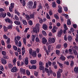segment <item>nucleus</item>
Masks as SVG:
<instances>
[{
    "mask_svg": "<svg viewBox=\"0 0 78 78\" xmlns=\"http://www.w3.org/2000/svg\"><path fill=\"white\" fill-rule=\"evenodd\" d=\"M26 74H27V75H29L30 74V73L29 70H27L26 71Z\"/></svg>",
    "mask_w": 78,
    "mask_h": 78,
    "instance_id": "nucleus-42",
    "label": "nucleus"
},
{
    "mask_svg": "<svg viewBox=\"0 0 78 78\" xmlns=\"http://www.w3.org/2000/svg\"><path fill=\"white\" fill-rule=\"evenodd\" d=\"M29 24L30 25H33V22L31 21H28Z\"/></svg>",
    "mask_w": 78,
    "mask_h": 78,
    "instance_id": "nucleus-44",
    "label": "nucleus"
},
{
    "mask_svg": "<svg viewBox=\"0 0 78 78\" xmlns=\"http://www.w3.org/2000/svg\"><path fill=\"white\" fill-rule=\"evenodd\" d=\"M61 45L59 44L57 45L56 47V48L59 49V48H61Z\"/></svg>",
    "mask_w": 78,
    "mask_h": 78,
    "instance_id": "nucleus-48",
    "label": "nucleus"
},
{
    "mask_svg": "<svg viewBox=\"0 0 78 78\" xmlns=\"http://www.w3.org/2000/svg\"><path fill=\"white\" fill-rule=\"evenodd\" d=\"M58 64L59 66L62 69V68H63V64L60 63H58Z\"/></svg>",
    "mask_w": 78,
    "mask_h": 78,
    "instance_id": "nucleus-40",
    "label": "nucleus"
},
{
    "mask_svg": "<svg viewBox=\"0 0 78 78\" xmlns=\"http://www.w3.org/2000/svg\"><path fill=\"white\" fill-rule=\"evenodd\" d=\"M1 60L2 64H6V60H5L3 59V58H2Z\"/></svg>",
    "mask_w": 78,
    "mask_h": 78,
    "instance_id": "nucleus-11",
    "label": "nucleus"
},
{
    "mask_svg": "<svg viewBox=\"0 0 78 78\" xmlns=\"http://www.w3.org/2000/svg\"><path fill=\"white\" fill-rule=\"evenodd\" d=\"M52 31L53 33H56V30L53 27V28L52 29Z\"/></svg>",
    "mask_w": 78,
    "mask_h": 78,
    "instance_id": "nucleus-56",
    "label": "nucleus"
},
{
    "mask_svg": "<svg viewBox=\"0 0 78 78\" xmlns=\"http://www.w3.org/2000/svg\"><path fill=\"white\" fill-rule=\"evenodd\" d=\"M67 58L68 59H69L70 58H73H73H74V57L73 56H72V55H69L67 57Z\"/></svg>",
    "mask_w": 78,
    "mask_h": 78,
    "instance_id": "nucleus-33",
    "label": "nucleus"
},
{
    "mask_svg": "<svg viewBox=\"0 0 78 78\" xmlns=\"http://www.w3.org/2000/svg\"><path fill=\"white\" fill-rule=\"evenodd\" d=\"M62 69H58V71L57 72V78H61V73H62Z\"/></svg>",
    "mask_w": 78,
    "mask_h": 78,
    "instance_id": "nucleus-2",
    "label": "nucleus"
},
{
    "mask_svg": "<svg viewBox=\"0 0 78 78\" xmlns=\"http://www.w3.org/2000/svg\"><path fill=\"white\" fill-rule=\"evenodd\" d=\"M74 72L76 73H78V67L76 66L74 68Z\"/></svg>",
    "mask_w": 78,
    "mask_h": 78,
    "instance_id": "nucleus-16",
    "label": "nucleus"
},
{
    "mask_svg": "<svg viewBox=\"0 0 78 78\" xmlns=\"http://www.w3.org/2000/svg\"><path fill=\"white\" fill-rule=\"evenodd\" d=\"M60 59L62 61H65L66 60V57L63 56V55H61V57H60Z\"/></svg>",
    "mask_w": 78,
    "mask_h": 78,
    "instance_id": "nucleus-12",
    "label": "nucleus"
},
{
    "mask_svg": "<svg viewBox=\"0 0 78 78\" xmlns=\"http://www.w3.org/2000/svg\"><path fill=\"white\" fill-rule=\"evenodd\" d=\"M5 22H8L9 23H12V22L11 20L9 19V18H7L5 19Z\"/></svg>",
    "mask_w": 78,
    "mask_h": 78,
    "instance_id": "nucleus-10",
    "label": "nucleus"
},
{
    "mask_svg": "<svg viewBox=\"0 0 78 78\" xmlns=\"http://www.w3.org/2000/svg\"><path fill=\"white\" fill-rule=\"evenodd\" d=\"M49 71L50 75V74H53V72L51 70V67H49Z\"/></svg>",
    "mask_w": 78,
    "mask_h": 78,
    "instance_id": "nucleus-29",
    "label": "nucleus"
},
{
    "mask_svg": "<svg viewBox=\"0 0 78 78\" xmlns=\"http://www.w3.org/2000/svg\"><path fill=\"white\" fill-rule=\"evenodd\" d=\"M13 48L15 50L17 51V47L16 46H13Z\"/></svg>",
    "mask_w": 78,
    "mask_h": 78,
    "instance_id": "nucleus-45",
    "label": "nucleus"
},
{
    "mask_svg": "<svg viewBox=\"0 0 78 78\" xmlns=\"http://www.w3.org/2000/svg\"><path fill=\"white\" fill-rule=\"evenodd\" d=\"M16 61H17V59H16V58H15L12 61L14 66H15V65H16Z\"/></svg>",
    "mask_w": 78,
    "mask_h": 78,
    "instance_id": "nucleus-24",
    "label": "nucleus"
},
{
    "mask_svg": "<svg viewBox=\"0 0 78 78\" xmlns=\"http://www.w3.org/2000/svg\"><path fill=\"white\" fill-rule=\"evenodd\" d=\"M26 41V38H24L23 39V42L24 44L25 45H26V44H27Z\"/></svg>",
    "mask_w": 78,
    "mask_h": 78,
    "instance_id": "nucleus-52",
    "label": "nucleus"
},
{
    "mask_svg": "<svg viewBox=\"0 0 78 78\" xmlns=\"http://www.w3.org/2000/svg\"><path fill=\"white\" fill-rule=\"evenodd\" d=\"M48 40L50 42H51L52 43H55V38L53 37H52V38L50 37L49 38Z\"/></svg>",
    "mask_w": 78,
    "mask_h": 78,
    "instance_id": "nucleus-6",
    "label": "nucleus"
},
{
    "mask_svg": "<svg viewBox=\"0 0 78 78\" xmlns=\"http://www.w3.org/2000/svg\"><path fill=\"white\" fill-rule=\"evenodd\" d=\"M63 31L62 29H60V31H59L58 32L57 36L58 37H61V35L62 34V32Z\"/></svg>",
    "mask_w": 78,
    "mask_h": 78,
    "instance_id": "nucleus-4",
    "label": "nucleus"
},
{
    "mask_svg": "<svg viewBox=\"0 0 78 78\" xmlns=\"http://www.w3.org/2000/svg\"><path fill=\"white\" fill-rule=\"evenodd\" d=\"M36 38V35H32V40L33 42H34V39Z\"/></svg>",
    "mask_w": 78,
    "mask_h": 78,
    "instance_id": "nucleus-30",
    "label": "nucleus"
},
{
    "mask_svg": "<svg viewBox=\"0 0 78 78\" xmlns=\"http://www.w3.org/2000/svg\"><path fill=\"white\" fill-rule=\"evenodd\" d=\"M74 48H75V50H78V47L74 45L72 47V49L73 50H74L73 49H74Z\"/></svg>",
    "mask_w": 78,
    "mask_h": 78,
    "instance_id": "nucleus-23",
    "label": "nucleus"
},
{
    "mask_svg": "<svg viewBox=\"0 0 78 78\" xmlns=\"http://www.w3.org/2000/svg\"><path fill=\"white\" fill-rule=\"evenodd\" d=\"M32 69H36V66L33 65L32 66Z\"/></svg>",
    "mask_w": 78,
    "mask_h": 78,
    "instance_id": "nucleus-59",
    "label": "nucleus"
},
{
    "mask_svg": "<svg viewBox=\"0 0 78 78\" xmlns=\"http://www.w3.org/2000/svg\"><path fill=\"white\" fill-rule=\"evenodd\" d=\"M67 25H71V22L70 19H68L67 20Z\"/></svg>",
    "mask_w": 78,
    "mask_h": 78,
    "instance_id": "nucleus-34",
    "label": "nucleus"
},
{
    "mask_svg": "<svg viewBox=\"0 0 78 78\" xmlns=\"http://www.w3.org/2000/svg\"><path fill=\"white\" fill-rule=\"evenodd\" d=\"M42 43L43 44H45L47 42V40L45 37H43L42 39Z\"/></svg>",
    "mask_w": 78,
    "mask_h": 78,
    "instance_id": "nucleus-9",
    "label": "nucleus"
},
{
    "mask_svg": "<svg viewBox=\"0 0 78 78\" xmlns=\"http://www.w3.org/2000/svg\"><path fill=\"white\" fill-rule=\"evenodd\" d=\"M40 25L39 23H37L36 24V27L35 28H37V29L38 32H39V26Z\"/></svg>",
    "mask_w": 78,
    "mask_h": 78,
    "instance_id": "nucleus-17",
    "label": "nucleus"
},
{
    "mask_svg": "<svg viewBox=\"0 0 78 78\" xmlns=\"http://www.w3.org/2000/svg\"><path fill=\"white\" fill-rule=\"evenodd\" d=\"M35 41L37 42H39V39L38 37H36L35 39Z\"/></svg>",
    "mask_w": 78,
    "mask_h": 78,
    "instance_id": "nucleus-49",
    "label": "nucleus"
},
{
    "mask_svg": "<svg viewBox=\"0 0 78 78\" xmlns=\"http://www.w3.org/2000/svg\"><path fill=\"white\" fill-rule=\"evenodd\" d=\"M12 8H13L11 7V6L9 7V9L10 12H12Z\"/></svg>",
    "mask_w": 78,
    "mask_h": 78,
    "instance_id": "nucleus-46",
    "label": "nucleus"
},
{
    "mask_svg": "<svg viewBox=\"0 0 78 78\" xmlns=\"http://www.w3.org/2000/svg\"><path fill=\"white\" fill-rule=\"evenodd\" d=\"M5 5L6 6H8V5H9V2H8V1H5Z\"/></svg>",
    "mask_w": 78,
    "mask_h": 78,
    "instance_id": "nucleus-53",
    "label": "nucleus"
},
{
    "mask_svg": "<svg viewBox=\"0 0 78 78\" xmlns=\"http://www.w3.org/2000/svg\"><path fill=\"white\" fill-rule=\"evenodd\" d=\"M3 38L5 39H8V37H7L6 35L4 34L3 36Z\"/></svg>",
    "mask_w": 78,
    "mask_h": 78,
    "instance_id": "nucleus-61",
    "label": "nucleus"
},
{
    "mask_svg": "<svg viewBox=\"0 0 78 78\" xmlns=\"http://www.w3.org/2000/svg\"><path fill=\"white\" fill-rule=\"evenodd\" d=\"M39 22L40 23H42V22H43V20H42V18L39 19Z\"/></svg>",
    "mask_w": 78,
    "mask_h": 78,
    "instance_id": "nucleus-55",
    "label": "nucleus"
},
{
    "mask_svg": "<svg viewBox=\"0 0 78 78\" xmlns=\"http://www.w3.org/2000/svg\"><path fill=\"white\" fill-rule=\"evenodd\" d=\"M12 25H9L8 27V29H11L12 28Z\"/></svg>",
    "mask_w": 78,
    "mask_h": 78,
    "instance_id": "nucleus-64",
    "label": "nucleus"
},
{
    "mask_svg": "<svg viewBox=\"0 0 78 78\" xmlns=\"http://www.w3.org/2000/svg\"><path fill=\"white\" fill-rule=\"evenodd\" d=\"M22 22H23V24L24 25H27V21H26V20H22Z\"/></svg>",
    "mask_w": 78,
    "mask_h": 78,
    "instance_id": "nucleus-32",
    "label": "nucleus"
},
{
    "mask_svg": "<svg viewBox=\"0 0 78 78\" xmlns=\"http://www.w3.org/2000/svg\"><path fill=\"white\" fill-rule=\"evenodd\" d=\"M30 19H33L34 18V14H30Z\"/></svg>",
    "mask_w": 78,
    "mask_h": 78,
    "instance_id": "nucleus-26",
    "label": "nucleus"
},
{
    "mask_svg": "<svg viewBox=\"0 0 78 78\" xmlns=\"http://www.w3.org/2000/svg\"><path fill=\"white\" fill-rule=\"evenodd\" d=\"M68 38L69 41L70 42L71 41L72 39V36H68Z\"/></svg>",
    "mask_w": 78,
    "mask_h": 78,
    "instance_id": "nucleus-25",
    "label": "nucleus"
},
{
    "mask_svg": "<svg viewBox=\"0 0 78 78\" xmlns=\"http://www.w3.org/2000/svg\"><path fill=\"white\" fill-rule=\"evenodd\" d=\"M54 16L55 18L56 19H57V20L59 19V17H58V16H57V15L54 14Z\"/></svg>",
    "mask_w": 78,
    "mask_h": 78,
    "instance_id": "nucleus-47",
    "label": "nucleus"
},
{
    "mask_svg": "<svg viewBox=\"0 0 78 78\" xmlns=\"http://www.w3.org/2000/svg\"><path fill=\"white\" fill-rule=\"evenodd\" d=\"M6 43L7 44H10V39L8 38L7 41Z\"/></svg>",
    "mask_w": 78,
    "mask_h": 78,
    "instance_id": "nucleus-41",
    "label": "nucleus"
},
{
    "mask_svg": "<svg viewBox=\"0 0 78 78\" xmlns=\"http://www.w3.org/2000/svg\"><path fill=\"white\" fill-rule=\"evenodd\" d=\"M46 17L48 19H50V16H49V15L48 13H47Z\"/></svg>",
    "mask_w": 78,
    "mask_h": 78,
    "instance_id": "nucleus-43",
    "label": "nucleus"
},
{
    "mask_svg": "<svg viewBox=\"0 0 78 78\" xmlns=\"http://www.w3.org/2000/svg\"><path fill=\"white\" fill-rule=\"evenodd\" d=\"M66 36L67 35H65L64 37V39L65 41H67V37H66Z\"/></svg>",
    "mask_w": 78,
    "mask_h": 78,
    "instance_id": "nucleus-62",
    "label": "nucleus"
},
{
    "mask_svg": "<svg viewBox=\"0 0 78 78\" xmlns=\"http://www.w3.org/2000/svg\"><path fill=\"white\" fill-rule=\"evenodd\" d=\"M4 31L6 32V31H7V27H6L5 26L4 27Z\"/></svg>",
    "mask_w": 78,
    "mask_h": 78,
    "instance_id": "nucleus-60",
    "label": "nucleus"
},
{
    "mask_svg": "<svg viewBox=\"0 0 78 78\" xmlns=\"http://www.w3.org/2000/svg\"><path fill=\"white\" fill-rule=\"evenodd\" d=\"M7 15L9 17H11L12 18L13 17V16H11V13H10L9 12H8L7 13Z\"/></svg>",
    "mask_w": 78,
    "mask_h": 78,
    "instance_id": "nucleus-54",
    "label": "nucleus"
},
{
    "mask_svg": "<svg viewBox=\"0 0 78 78\" xmlns=\"http://www.w3.org/2000/svg\"><path fill=\"white\" fill-rule=\"evenodd\" d=\"M28 58L26 57V59L25 60V64L26 65H28Z\"/></svg>",
    "mask_w": 78,
    "mask_h": 78,
    "instance_id": "nucleus-20",
    "label": "nucleus"
},
{
    "mask_svg": "<svg viewBox=\"0 0 78 78\" xmlns=\"http://www.w3.org/2000/svg\"><path fill=\"white\" fill-rule=\"evenodd\" d=\"M73 52L75 55L76 56L77 55V51L75 49H73Z\"/></svg>",
    "mask_w": 78,
    "mask_h": 78,
    "instance_id": "nucleus-31",
    "label": "nucleus"
},
{
    "mask_svg": "<svg viewBox=\"0 0 78 78\" xmlns=\"http://www.w3.org/2000/svg\"><path fill=\"white\" fill-rule=\"evenodd\" d=\"M14 22L15 23L16 25H20V23L19 21H15Z\"/></svg>",
    "mask_w": 78,
    "mask_h": 78,
    "instance_id": "nucleus-28",
    "label": "nucleus"
},
{
    "mask_svg": "<svg viewBox=\"0 0 78 78\" xmlns=\"http://www.w3.org/2000/svg\"><path fill=\"white\" fill-rule=\"evenodd\" d=\"M32 56L33 57L35 58L36 56H37V54H36V52L35 51H33V53L32 54Z\"/></svg>",
    "mask_w": 78,
    "mask_h": 78,
    "instance_id": "nucleus-21",
    "label": "nucleus"
},
{
    "mask_svg": "<svg viewBox=\"0 0 78 78\" xmlns=\"http://www.w3.org/2000/svg\"><path fill=\"white\" fill-rule=\"evenodd\" d=\"M50 49H51V45H48V51L49 53L50 52Z\"/></svg>",
    "mask_w": 78,
    "mask_h": 78,
    "instance_id": "nucleus-38",
    "label": "nucleus"
},
{
    "mask_svg": "<svg viewBox=\"0 0 78 78\" xmlns=\"http://www.w3.org/2000/svg\"><path fill=\"white\" fill-rule=\"evenodd\" d=\"M49 14L50 16H51L53 14V13L52 12V11L51 10H50L49 11Z\"/></svg>",
    "mask_w": 78,
    "mask_h": 78,
    "instance_id": "nucleus-51",
    "label": "nucleus"
},
{
    "mask_svg": "<svg viewBox=\"0 0 78 78\" xmlns=\"http://www.w3.org/2000/svg\"><path fill=\"white\" fill-rule=\"evenodd\" d=\"M43 28L44 30H47V26L45 24L43 25Z\"/></svg>",
    "mask_w": 78,
    "mask_h": 78,
    "instance_id": "nucleus-14",
    "label": "nucleus"
},
{
    "mask_svg": "<svg viewBox=\"0 0 78 78\" xmlns=\"http://www.w3.org/2000/svg\"><path fill=\"white\" fill-rule=\"evenodd\" d=\"M56 55H58V56H59V53H60V51H59V50H56Z\"/></svg>",
    "mask_w": 78,
    "mask_h": 78,
    "instance_id": "nucleus-36",
    "label": "nucleus"
},
{
    "mask_svg": "<svg viewBox=\"0 0 78 78\" xmlns=\"http://www.w3.org/2000/svg\"><path fill=\"white\" fill-rule=\"evenodd\" d=\"M39 69L41 70H42V72L43 73H45V70H44V66H40Z\"/></svg>",
    "mask_w": 78,
    "mask_h": 78,
    "instance_id": "nucleus-8",
    "label": "nucleus"
},
{
    "mask_svg": "<svg viewBox=\"0 0 78 78\" xmlns=\"http://www.w3.org/2000/svg\"><path fill=\"white\" fill-rule=\"evenodd\" d=\"M25 17L27 20H30V16H29V15L27 14L26 15H25Z\"/></svg>",
    "mask_w": 78,
    "mask_h": 78,
    "instance_id": "nucleus-18",
    "label": "nucleus"
},
{
    "mask_svg": "<svg viewBox=\"0 0 78 78\" xmlns=\"http://www.w3.org/2000/svg\"><path fill=\"white\" fill-rule=\"evenodd\" d=\"M21 38V37H20L19 36H17L16 37V39L17 40V41H19L20 40V39Z\"/></svg>",
    "mask_w": 78,
    "mask_h": 78,
    "instance_id": "nucleus-63",
    "label": "nucleus"
},
{
    "mask_svg": "<svg viewBox=\"0 0 78 78\" xmlns=\"http://www.w3.org/2000/svg\"><path fill=\"white\" fill-rule=\"evenodd\" d=\"M6 16V13L5 12H2L0 14V17H3L5 18Z\"/></svg>",
    "mask_w": 78,
    "mask_h": 78,
    "instance_id": "nucleus-5",
    "label": "nucleus"
},
{
    "mask_svg": "<svg viewBox=\"0 0 78 78\" xmlns=\"http://www.w3.org/2000/svg\"><path fill=\"white\" fill-rule=\"evenodd\" d=\"M30 63L31 64H34L36 63V61L32 60L30 61Z\"/></svg>",
    "mask_w": 78,
    "mask_h": 78,
    "instance_id": "nucleus-22",
    "label": "nucleus"
},
{
    "mask_svg": "<svg viewBox=\"0 0 78 78\" xmlns=\"http://www.w3.org/2000/svg\"><path fill=\"white\" fill-rule=\"evenodd\" d=\"M42 33L43 34V35H44V36H47V33H46V32L44 30H43L42 31Z\"/></svg>",
    "mask_w": 78,
    "mask_h": 78,
    "instance_id": "nucleus-39",
    "label": "nucleus"
},
{
    "mask_svg": "<svg viewBox=\"0 0 78 78\" xmlns=\"http://www.w3.org/2000/svg\"><path fill=\"white\" fill-rule=\"evenodd\" d=\"M33 2L31 1H30L29 2V5L30 7H31V6H33Z\"/></svg>",
    "mask_w": 78,
    "mask_h": 78,
    "instance_id": "nucleus-27",
    "label": "nucleus"
},
{
    "mask_svg": "<svg viewBox=\"0 0 78 78\" xmlns=\"http://www.w3.org/2000/svg\"><path fill=\"white\" fill-rule=\"evenodd\" d=\"M39 65H40V66H44V63L42 62H39Z\"/></svg>",
    "mask_w": 78,
    "mask_h": 78,
    "instance_id": "nucleus-57",
    "label": "nucleus"
},
{
    "mask_svg": "<svg viewBox=\"0 0 78 78\" xmlns=\"http://www.w3.org/2000/svg\"><path fill=\"white\" fill-rule=\"evenodd\" d=\"M45 6L47 7L46 8L47 9H49V7L48 6V3H46L45 4Z\"/></svg>",
    "mask_w": 78,
    "mask_h": 78,
    "instance_id": "nucleus-58",
    "label": "nucleus"
},
{
    "mask_svg": "<svg viewBox=\"0 0 78 78\" xmlns=\"http://www.w3.org/2000/svg\"><path fill=\"white\" fill-rule=\"evenodd\" d=\"M15 44L16 45V46H18L19 47H21V45H22V43H21V41H20L19 42L17 41V40L16 39V37H15Z\"/></svg>",
    "mask_w": 78,
    "mask_h": 78,
    "instance_id": "nucleus-1",
    "label": "nucleus"
},
{
    "mask_svg": "<svg viewBox=\"0 0 78 78\" xmlns=\"http://www.w3.org/2000/svg\"><path fill=\"white\" fill-rule=\"evenodd\" d=\"M52 4V6L53 8H55V7L56 6V3L55 2H53Z\"/></svg>",
    "mask_w": 78,
    "mask_h": 78,
    "instance_id": "nucleus-35",
    "label": "nucleus"
},
{
    "mask_svg": "<svg viewBox=\"0 0 78 78\" xmlns=\"http://www.w3.org/2000/svg\"><path fill=\"white\" fill-rule=\"evenodd\" d=\"M17 71V69L16 67H14L12 69H11V72H16Z\"/></svg>",
    "mask_w": 78,
    "mask_h": 78,
    "instance_id": "nucleus-7",
    "label": "nucleus"
},
{
    "mask_svg": "<svg viewBox=\"0 0 78 78\" xmlns=\"http://www.w3.org/2000/svg\"><path fill=\"white\" fill-rule=\"evenodd\" d=\"M44 71L45 72H46V73H48L49 75H50V72H49V69H48L45 68V71Z\"/></svg>",
    "mask_w": 78,
    "mask_h": 78,
    "instance_id": "nucleus-19",
    "label": "nucleus"
},
{
    "mask_svg": "<svg viewBox=\"0 0 78 78\" xmlns=\"http://www.w3.org/2000/svg\"><path fill=\"white\" fill-rule=\"evenodd\" d=\"M20 72L21 73H23V74H25V69H23L22 68H20Z\"/></svg>",
    "mask_w": 78,
    "mask_h": 78,
    "instance_id": "nucleus-15",
    "label": "nucleus"
},
{
    "mask_svg": "<svg viewBox=\"0 0 78 78\" xmlns=\"http://www.w3.org/2000/svg\"><path fill=\"white\" fill-rule=\"evenodd\" d=\"M2 55L3 56V58L5 59H9L8 56H6V53L5 51H3L2 52Z\"/></svg>",
    "mask_w": 78,
    "mask_h": 78,
    "instance_id": "nucleus-3",
    "label": "nucleus"
},
{
    "mask_svg": "<svg viewBox=\"0 0 78 78\" xmlns=\"http://www.w3.org/2000/svg\"><path fill=\"white\" fill-rule=\"evenodd\" d=\"M33 53V50L32 49H30L29 50V53L30 55H32V53Z\"/></svg>",
    "mask_w": 78,
    "mask_h": 78,
    "instance_id": "nucleus-50",
    "label": "nucleus"
},
{
    "mask_svg": "<svg viewBox=\"0 0 78 78\" xmlns=\"http://www.w3.org/2000/svg\"><path fill=\"white\" fill-rule=\"evenodd\" d=\"M37 29L36 27H34L33 28V33H37Z\"/></svg>",
    "mask_w": 78,
    "mask_h": 78,
    "instance_id": "nucleus-13",
    "label": "nucleus"
},
{
    "mask_svg": "<svg viewBox=\"0 0 78 78\" xmlns=\"http://www.w3.org/2000/svg\"><path fill=\"white\" fill-rule=\"evenodd\" d=\"M13 67V66L11 64V63H9L8 65V67L9 68V69H11Z\"/></svg>",
    "mask_w": 78,
    "mask_h": 78,
    "instance_id": "nucleus-37",
    "label": "nucleus"
}]
</instances>
